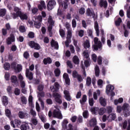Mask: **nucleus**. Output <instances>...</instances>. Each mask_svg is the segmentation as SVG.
<instances>
[{
  "mask_svg": "<svg viewBox=\"0 0 130 130\" xmlns=\"http://www.w3.org/2000/svg\"><path fill=\"white\" fill-rule=\"evenodd\" d=\"M14 11L16 13H13V19H17L18 17H19L21 20H27L28 19V16L27 14L24 13L22 12V10L21 9L16 7L14 8Z\"/></svg>",
  "mask_w": 130,
  "mask_h": 130,
  "instance_id": "1",
  "label": "nucleus"
},
{
  "mask_svg": "<svg viewBox=\"0 0 130 130\" xmlns=\"http://www.w3.org/2000/svg\"><path fill=\"white\" fill-rule=\"evenodd\" d=\"M93 41L94 44L92 45V48L94 51H97L99 49H102V43L99 41L98 38H94Z\"/></svg>",
  "mask_w": 130,
  "mask_h": 130,
  "instance_id": "2",
  "label": "nucleus"
},
{
  "mask_svg": "<svg viewBox=\"0 0 130 130\" xmlns=\"http://www.w3.org/2000/svg\"><path fill=\"white\" fill-rule=\"evenodd\" d=\"M91 111L94 114H96L98 112L100 115H103L106 112V109L105 108H101L99 109V107H92L91 108Z\"/></svg>",
  "mask_w": 130,
  "mask_h": 130,
  "instance_id": "3",
  "label": "nucleus"
},
{
  "mask_svg": "<svg viewBox=\"0 0 130 130\" xmlns=\"http://www.w3.org/2000/svg\"><path fill=\"white\" fill-rule=\"evenodd\" d=\"M114 90V86L112 85L109 84L106 86V93L108 95L110 94L111 97L115 96V92L113 91Z\"/></svg>",
  "mask_w": 130,
  "mask_h": 130,
  "instance_id": "4",
  "label": "nucleus"
},
{
  "mask_svg": "<svg viewBox=\"0 0 130 130\" xmlns=\"http://www.w3.org/2000/svg\"><path fill=\"white\" fill-rule=\"evenodd\" d=\"M52 96L55 99V102L58 104H61L62 103V101L61 100V95L59 94V93L57 92H54L52 94Z\"/></svg>",
  "mask_w": 130,
  "mask_h": 130,
  "instance_id": "5",
  "label": "nucleus"
},
{
  "mask_svg": "<svg viewBox=\"0 0 130 130\" xmlns=\"http://www.w3.org/2000/svg\"><path fill=\"white\" fill-rule=\"evenodd\" d=\"M28 45L31 47V48H34L36 50H39L41 47H40V45L39 44L35 42L34 41H30L28 43Z\"/></svg>",
  "mask_w": 130,
  "mask_h": 130,
  "instance_id": "6",
  "label": "nucleus"
},
{
  "mask_svg": "<svg viewBox=\"0 0 130 130\" xmlns=\"http://www.w3.org/2000/svg\"><path fill=\"white\" fill-rule=\"evenodd\" d=\"M48 22L49 24L48 27V30L49 32V33H51L52 31V27L54 26V21H53V19H52V16H49L48 19Z\"/></svg>",
  "mask_w": 130,
  "mask_h": 130,
  "instance_id": "7",
  "label": "nucleus"
},
{
  "mask_svg": "<svg viewBox=\"0 0 130 130\" xmlns=\"http://www.w3.org/2000/svg\"><path fill=\"white\" fill-rule=\"evenodd\" d=\"M86 16L92 17L94 21L95 20H97V15L95 14V12L93 10H91L90 8H88L86 10Z\"/></svg>",
  "mask_w": 130,
  "mask_h": 130,
  "instance_id": "8",
  "label": "nucleus"
},
{
  "mask_svg": "<svg viewBox=\"0 0 130 130\" xmlns=\"http://www.w3.org/2000/svg\"><path fill=\"white\" fill-rule=\"evenodd\" d=\"M10 124L11 126L14 127V128H15L16 126V127H20L21 125L22 124V121L20 120L15 119L14 121H11Z\"/></svg>",
  "mask_w": 130,
  "mask_h": 130,
  "instance_id": "9",
  "label": "nucleus"
},
{
  "mask_svg": "<svg viewBox=\"0 0 130 130\" xmlns=\"http://www.w3.org/2000/svg\"><path fill=\"white\" fill-rule=\"evenodd\" d=\"M72 76L74 79H77L78 82L81 83L83 82V78L82 76L78 73V72L76 70H74L72 72Z\"/></svg>",
  "mask_w": 130,
  "mask_h": 130,
  "instance_id": "10",
  "label": "nucleus"
},
{
  "mask_svg": "<svg viewBox=\"0 0 130 130\" xmlns=\"http://www.w3.org/2000/svg\"><path fill=\"white\" fill-rule=\"evenodd\" d=\"M53 117H56V118H58L59 119H62V115H61V112L59 110V109H55L53 111Z\"/></svg>",
  "mask_w": 130,
  "mask_h": 130,
  "instance_id": "11",
  "label": "nucleus"
},
{
  "mask_svg": "<svg viewBox=\"0 0 130 130\" xmlns=\"http://www.w3.org/2000/svg\"><path fill=\"white\" fill-rule=\"evenodd\" d=\"M56 5V2L54 0H50L49 1L47 4V7L48 11H51L53 8H54V6Z\"/></svg>",
  "mask_w": 130,
  "mask_h": 130,
  "instance_id": "12",
  "label": "nucleus"
},
{
  "mask_svg": "<svg viewBox=\"0 0 130 130\" xmlns=\"http://www.w3.org/2000/svg\"><path fill=\"white\" fill-rule=\"evenodd\" d=\"M15 35L13 34H10V37L6 40L7 44L10 45L12 44V42H15Z\"/></svg>",
  "mask_w": 130,
  "mask_h": 130,
  "instance_id": "13",
  "label": "nucleus"
},
{
  "mask_svg": "<svg viewBox=\"0 0 130 130\" xmlns=\"http://www.w3.org/2000/svg\"><path fill=\"white\" fill-rule=\"evenodd\" d=\"M25 76L29 81H32V80H33V73L31 72H30V70L29 69H27L26 70Z\"/></svg>",
  "mask_w": 130,
  "mask_h": 130,
  "instance_id": "14",
  "label": "nucleus"
},
{
  "mask_svg": "<svg viewBox=\"0 0 130 130\" xmlns=\"http://www.w3.org/2000/svg\"><path fill=\"white\" fill-rule=\"evenodd\" d=\"M100 6L101 8H104V9H106L108 6V3H107V1L105 0H101L100 2Z\"/></svg>",
  "mask_w": 130,
  "mask_h": 130,
  "instance_id": "15",
  "label": "nucleus"
},
{
  "mask_svg": "<svg viewBox=\"0 0 130 130\" xmlns=\"http://www.w3.org/2000/svg\"><path fill=\"white\" fill-rule=\"evenodd\" d=\"M29 128V124L25 122H23L21 123V125H20V129L21 130H27Z\"/></svg>",
  "mask_w": 130,
  "mask_h": 130,
  "instance_id": "16",
  "label": "nucleus"
},
{
  "mask_svg": "<svg viewBox=\"0 0 130 130\" xmlns=\"http://www.w3.org/2000/svg\"><path fill=\"white\" fill-rule=\"evenodd\" d=\"M58 3H59V5L60 6V7H62V8H63L64 6V10H67V9H68V7H69V5L68 4V2L65 1V2H59V1H58Z\"/></svg>",
  "mask_w": 130,
  "mask_h": 130,
  "instance_id": "17",
  "label": "nucleus"
},
{
  "mask_svg": "<svg viewBox=\"0 0 130 130\" xmlns=\"http://www.w3.org/2000/svg\"><path fill=\"white\" fill-rule=\"evenodd\" d=\"M63 93L65 95L66 99L67 101H71L72 99L71 98V95H70V92L69 90H64L63 91Z\"/></svg>",
  "mask_w": 130,
  "mask_h": 130,
  "instance_id": "18",
  "label": "nucleus"
},
{
  "mask_svg": "<svg viewBox=\"0 0 130 130\" xmlns=\"http://www.w3.org/2000/svg\"><path fill=\"white\" fill-rule=\"evenodd\" d=\"M115 118H116V115L114 113H112L107 117V120L108 121H112V120H115Z\"/></svg>",
  "mask_w": 130,
  "mask_h": 130,
  "instance_id": "19",
  "label": "nucleus"
},
{
  "mask_svg": "<svg viewBox=\"0 0 130 130\" xmlns=\"http://www.w3.org/2000/svg\"><path fill=\"white\" fill-rule=\"evenodd\" d=\"M100 103L102 106L105 107L106 106V99H104L103 96L100 98Z\"/></svg>",
  "mask_w": 130,
  "mask_h": 130,
  "instance_id": "20",
  "label": "nucleus"
},
{
  "mask_svg": "<svg viewBox=\"0 0 130 130\" xmlns=\"http://www.w3.org/2000/svg\"><path fill=\"white\" fill-rule=\"evenodd\" d=\"M11 81L14 85H18V78H17V76L15 75L11 76Z\"/></svg>",
  "mask_w": 130,
  "mask_h": 130,
  "instance_id": "21",
  "label": "nucleus"
},
{
  "mask_svg": "<svg viewBox=\"0 0 130 130\" xmlns=\"http://www.w3.org/2000/svg\"><path fill=\"white\" fill-rule=\"evenodd\" d=\"M94 29L96 31V36H99V34L100 33V31H99V25L96 21L94 22Z\"/></svg>",
  "mask_w": 130,
  "mask_h": 130,
  "instance_id": "22",
  "label": "nucleus"
},
{
  "mask_svg": "<svg viewBox=\"0 0 130 130\" xmlns=\"http://www.w3.org/2000/svg\"><path fill=\"white\" fill-rule=\"evenodd\" d=\"M51 47H55L56 49H58V43L55 42L54 39H52L51 41Z\"/></svg>",
  "mask_w": 130,
  "mask_h": 130,
  "instance_id": "23",
  "label": "nucleus"
},
{
  "mask_svg": "<svg viewBox=\"0 0 130 130\" xmlns=\"http://www.w3.org/2000/svg\"><path fill=\"white\" fill-rule=\"evenodd\" d=\"M2 102L5 106H7L9 104V99L7 96H3L2 99Z\"/></svg>",
  "mask_w": 130,
  "mask_h": 130,
  "instance_id": "24",
  "label": "nucleus"
},
{
  "mask_svg": "<svg viewBox=\"0 0 130 130\" xmlns=\"http://www.w3.org/2000/svg\"><path fill=\"white\" fill-rule=\"evenodd\" d=\"M90 125L91 126H95L97 124V120L96 118H92L89 121Z\"/></svg>",
  "mask_w": 130,
  "mask_h": 130,
  "instance_id": "25",
  "label": "nucleus"
},
{
  "mask_svg": "<svg viewBox=\"0 0 130 130\" xmlns=\"http://www.w3.org/2000/svg\"><path fill=\"white\" fill-rule=\"evenodd\" d=\"M43 62L44 64H50V63H52V60H51V58L50 57H47L44 59Z\"/></svg>",
  "mask_w": 130,
  "mask_h": 130,
  "instance_id": "26",
  "label": "nucleus"
},
{
  "mask_svg": "<svg viewBox=\"0 0 130 130\" xmlns=\"http://www.w3.org/2000/svg\"><path fill=\"white\" fill-rule=\"evenodd\" d=\"M73 60L75 64H79V63H80V59H79V57H78L77 55H75L73 57Z\"/></svg>",
  "mask_w": 130,
  "mask_h": 130,
  "instance_id": "27",
  "label": "nucleus"
},
{
  "mask_svg": "<svg viewBox=\"0 0 130 130\" xmlns=\"http://www.w3.org/2000/svg\"><path fill=\"white\" fill-rule=\"evenodd\" d=\"M95 75L96 77H99L100 75V69L99 66H96L95 67Z\"/></svg>",
  "mask_w": 130,
  "mask_h": 130,
  "instance_id": "28",
  "label": "nucleus"
},
{
  "mask_svg": "<svg viewBox=\"0 0 130 130\" xmlns=\"http://www.w3.org/2000/svg\"><path fill=\"white\" fill-rule=\"evenodd\" d=\"M4 68L5 71H9L11 69V64L9 62H5L4 65Z\"/></svg>",
  "mask_w": 130,
  "mask_h": 130,
  "instance_id": "29",
  "label": "nucleus"
},
{
  "mask_svg": "<svg viewBox=\"0 0 130 130\" xmlns=\"http://www.w3.org/2000/svg\"><path fill=\"white\" fill-rule=\"evenodd\" d=\"M6 14H7V10L6 9L0 10V17H5Z\"/></svg>",
  "mask_w": 130,
  "mask_h": 130,
  "instance_id": "30",
  "label": "nucleus"
},
{
  "mask_svg": "<svg viewBox=\"0 0 130 130\" xmlns=\"http://www.w3.org/2000/svg\"><path fill=\"white\" fill-rule=\"evenodd\" d=\"M10 68L14 71H17V62H13L11 63Z\"/></svg>",
  "mask_w": 130,
  "mask_h": 130,
  "instance_id": "31",
  "label": "nucleus"
},
{
  "mask_svg": "<svg viewBox=\"0 0 130 130\" xmlns=\"http://www.w3.org/2000/svg\"><path fill=\"white\" fill-rule=\"evenodd\" d=\"M84 47L85 49H87V48H90V41H89L88 40H86L84 43Z\"/></svg>",
  "mask_w": 130,
  "mask_h": 130,
  "instance_id": "32",
  "label": "nucleus"
},
{
  "mask_svg": "<svg viewBox=\"0 0 130 130\" xmlns=\"http://www.w3.org/2000/svg\"><path fill=\"white\" fill-rule=\"evenodd\" d=\"M87 102V95L86 94H84L82 96V100H80V103L81 104H84L85 102Z\"/></svg>",
  "mask_w": 130,
  "mask_h": 130,
  "instance_id": "33",
  "label": "nucleus"
},
{
  "mask_svg": "<svg viewBox=\"0 0 130 130\" xmlns=\"http://www.w3.org/2000/svg\"><path fill=\"white\" fill-rule=\"evenodd\" d=\"M92 83V79L90 78V77H87L86 79V86L88 87H90L91 84Z\"/></svg>",
  "mask_w": 130,
  "mask_h": 130,
  "instance_id": "34",
  "label": "nucleus"
},
{
  "mask_svg": "<svg viewBox=\"0 0 130 130\" xmlns=\"http://www.w3.org/2000/svg\"><path fill=\"white\" fill-rule=\"evenodd\" d=\"M54 73L55 74V77H59V76H60V70L58 68H56L54 70Z\"/></svg>",
  "mask_w": 130,
  "mask_h": 130,
  "instance_id": "35",
  "label": "nucleus"
},
{
  "mask_svg": "<svg viewBox=\"0 0 130 130\" xmlns=\"http://www.w3.org/2000/svg\"><path fill=\"white\" fill-rule=\"evenodd\" d=\"M69 123V121H68L67 119H65L63 120L62 124V126L63 127V128H67L68 126L67 124Z\"/></svg>",
  "mask_w": 130,
  "mask_h": 130,
  "instance_id": "36",
  "label": "nucleus"
},
{
  "mask_svg": "<svg viewBox=\"0 0 130 130\" xmlns=\"http://www.w3.org/2000/svg\"><path fill=\"white\" fill-rule=\"evenodd\" d=\"M55 87H56V88H52L53 92H55V93H56L57 92V89H58V87H59V84H58V82H55L54 83Z\"/></svg>",
  "mask_w": 130,
  "mask_h": 130,
  "instance_id": "37",
  "label": "nucleus"
},
{
  "mask_svg": "<svg viewBox=\"0 0 130 130\" xmlns=\"http://www.w3.org/2000/svg\"><path fill=\"white\" fill-rule=\"evenodd\" d=\"M18 116L19 118H24L25 116H26V113H24L23 112L20 111L18 113Z\"/></svg>",
  "mask_w": 130,
  "mask_h": 130,
  "instance_id": "38",
  "label": "nucleus"
},
{
  "mask_svg": "<svg viewBox=\"0 0 130 130\" xmlns=\"http://www.w3.org/2000/svg\"><path fill=\"white\" fill-rule=\"evenodd\" d=\"M34 26L35 27H36L37 29H39L40 27H41V23L39 21H35L34 23Z\"/></svg>",
  "mask_w": 130,
  "mask_h": 130,
  "instance_id": "39",
  "label": "nucleus"
},
{
  "mask_svg": "<svg viewBox=\"0 0 130 130\" xmlns=\"http://www.w3.org/2000/svg\"><path fill=\"white\" fill-rule=\"evenodd\" d=\"M21 93V90L18 88H16L14 90V94L16 96H19Z\"/></svg>",
  "mask_w": 130,
  "mask_h": 130,
  "instance_id": "40",
  "label": "nucleus"
},
{
  "mask_svg": "<svg viewBox=\"0 0 130 130\" xmlns=\"http://www.w3.org/2000/svg\"><path fill=\"white\" fill-rule=\"evenodd\" d=\"M123 28L124 30V37H128V33H129L128 30H127V29H126V28H125V26L124 25L123 26Z\"/></svg>",
  "mask_w": 130,
  "mask_h": 130,
  "instance_id": "41",
  "label": "nucleus"
},
{
  "mask_svg": "<svg viewBox=\"0 0 130 130\" xmlns=\"http://www.w3.org/2000/svg\"><path fill=\"white\" fill-rule=\"evenodd\" d=\"M21 71H22V65L21 64H18L16 66V71L15 72L20 73Z\"/></svg>",
  "mask_w": 130,
  "mask_h": 130,
  "instance_id": "42",
  "label": "nucleus"
},
{
  "mask_svg": "<svg viewBox=\"0 0 130 130\" xmlns=\"http://www.w3.org/2000/svg\"><path fill=\"white\" fill-rule=\"evenodd\" d=\"M122 22L120 17L118 18L117 20L115 22L116 26H120V24Z\"/></svg>",
  "mask_w": 130,
  "mask_h": 130,
  "instance_id": "43",
  "label": "nucleus"
},
{
  "mask_svg": "<svg viewBox=\"0 0 130 130\" xmlns=\"http://www.w3.org/2000/svg\"><path fill=\"white\" fill-rule=\"evenodd\" d=\"M20 100L22 103V104H27V99H26V97L24 96L21 97Z\"/></svg>",
  "mask_w": 130,
  "mask_h": 130,
  "instance_id": "44",
  "label": "nucleus"
},
{
  "mask_svg": "<svg viewBox=\"0 0 130 130\" xmlns=\"http://www.w3.org/2000/svg\"><path fill=\"white\" fill-rule=\"evenodd\" d=\"M30 56V54H29V52L28 51H25L23 53V57L25 59H28Z\"/></svg>",
  "mask_w": 130,
  "mask_h": 130,
  "instance_id": "45",
  "label": "nucleus"
},
{
  "mask_svg": "<svg viewBox=\"0 0 130 130\" xmlns=\"http://www.w3.org/2000/svg\"><path fill=\"white\" fill-rule=\"evenodd\" d=\"M5 113H6V116H7L8 117H10L11 116V111L9 109H7L5 110Z\"/></svg>",
  "mask_w": 130,
  "mask_h": 130,
  "instance_id": "46",
  "label": "nucleus"
},
{
  "mask_svg": "<svg viewBox=\"0 0 130 130\" xmlns=\"http://www.w3.org/2000/svg\"><path fill=\"white\" fill-rule=\"evenodd\" d=\"M94 103H95V101H94V100L93 98H90L89 99V104L90 106H94Z\"/></svg>",
  "mask_w": 130,
  "mask_h": 130,
  "instance_id": "47",
  "label": "nucleus"
},
{
  "mask_svg": "<svg viewBox=\"0 0 130 130\" xmlns=\"http://www.w3.org/2000/svg\"><path fill=\"white\" fill-rule=\"evenodd\" d=\"M91 59L94 62H96L97 61V55L95 54H92L91 55Z\"/></svg>",
  "mask_w": 130,
  "mask_h": 130,
  "instance_id": "48",
  "label": "nucleus"
},
{
  "mask_svg": "<svg viewBox=\"0 0 130 130\" xmlns=\"http://www.w3.org/2000/svg\"><path fill=\"white\" fill-rule=\"evenodd\" d=\"M19 31H20L22 33L26 32V28H25V26L24 25H20L19 27Z\"/></svg>",
  "mask_w": 130,
  "mask_h": 130,
  "instance_id": "49",
  "label": "nucleus"
},
{
  "mask_svg": "<svg viewBox=\"0 0 130 130\" xmlns=\"http://www.w3.org/2000/svg\"><path fill=\"white\" fill-rule=\"evenodd\" d=\"M98 63L99 66L102 64V57L101 56H99L98 57Z\"/></svg>",
  "mask_w": 130,
  "mask_h": 130,
  "instance_id": "50",
  "label": "nucleus"
},
{
  "mask_svg": "<svg viewBox=\"0 0 130 130\" xmlns=\"http://www.w3.org/2000/svg\"><path fill=\"white\" fill-rule=\"evenodd\" d=\"M83 116L84 118H88L89 117V113L88 111H85L83 113Z\"/></svg>",
  "mask_w": 130,
  "mask_h": 130,
  "instance_id": "51",
  "label": "nucleus"
},
{
  "mask_svg": "<svg viewBox=\"0 0 130 130\" xmlns=\"http://www.w3.org/2000/svg\"><path fill=\"white\" fill-rule=\"evenodd\" d=\"M85 12H86V10L83 7L81 8L80 10L79 11V13L80 15H84L85 14Z\"/></svg>",
  "mask_w": 130,
  "mask_h": 130,
  "instance_id": "52",
  "label": "nucleus"
},
{
  "mask_svg": "<svg viewBox=\"0 0 130 130\" xmlns=\"http://www.w3.org/2000/svg\"><path fill=\"white\" fill-rule=\"evenodd\" d=\"M128 106H129L128 104H126V103L124 104L123 106L122 107V110H123L124 111L125 110H126L127 108H128Z\"/></svg>",
  "mask_w": 130,
  "mask_h": 130,
  "instance_id": "53",
  "label": "nucleus"
},
{
  "mask_svg": "<svg viewBox=\"0 0 130 130\" xmlns=\"http://www.w3.org/2000/svg\"><path fill=\"white\" fill-rule=\"evenodd\" d=\"M28 36L29 38H34L35 37V34L32 31H30L28 34Z\"/></svg>",
  "mask_w": 130,
  "mask_h": 130,
  "instance_id": "54",
  "label": "nucleus"
},
{
  "mask_svg": "<svg viewBox=\"0 0 130 130\" xmlns=\"http://www.w3.org/2000/svg\"><path fill=\"white\" fill-rule=\"evenodd\" d=\"M59 34L61 36V37L63 38L64 37V35H66L65 32H64V30H63V29H61L59 30Z\"/></svg>",
  "mask_w": 130,
  "mask_h": 130,
  "instance_id": "55",
  "label": "nucleus"
},
{
  "mask_svg": "<svg viewBox=\"0 0 130 130\" xmlns=\"http://www.w3.org/2000/svg\"><path fill=\"white\" fill-rule=\"evenodd\" d=\"M31 122L34 125H37L38 121L37 120V119L33 118L31 119Z\"/></svg>",
  "mask_w": 130,
  "mask_h": 130,
  "instance_id": "56",
  "label": "nucleus"
},
{
  "mask_svg": "<svg viewBox=\"0 0 130 130\" xmlns=\"http://www.w3.org/2000/svg\"><path fill=\"white\" fill-rule=\"evenodd\" d=\"M72 24L73 28H76V27H77V21H76V19H73L72 20Z\"/></svg>",
  "mask_w": 130,
  "mask_h": 130,
  "instance_id": "57",
  "label": "nucleus"
},
{
  "mask_svg": "<svg viewBox=\"0 0 130 130\" xmlns=\"http://www.w3.org/2000/svg\"><path fill=\"white\" fill-rule=\"evenodd\" d=\"M43 41L44 43H46V44L49 43V38H48V37H45L44 38Z\"/></svg>",
  "mask_w": 130,
  "mask_h": 130,
  "instance_id": "58",
  "label": "nucleus"
},
{
  "mask_svg": "<svg viewBox=\"0 0 130 130\" xmlns=\"http://www.w3.org/2000/svg\"><path fill=\"white\" fill-rule=\"evenodd\" d=\"M67 64L70 69H73V64H72V62L70 60H68L67 61Z\"/></svg>",
  "mask_w": 130,
  "mask_h": 130,
  "instance_id": "59",
  "label": "nucleus"
},
{
  "mask_svg": "<svg viewBox=\"0 0 130 130\" xmlns=\"http://www.w3.org/2000/svg\"><path fill=\"white\" fill-rule=\"evenodd\" d=\"M31 12L33 15H35L38 12V9L37 8H34L31 10Z\"/></svg>",
  "mask_w": 130,
  "mask_h": 130,
  "instance_id": "60",
  "label": "nucleus"
},
{
  "mask_svg": "<svg viewBox=\"0 0 130 130\" xmlns=\"http://www.w3.org/2000/svg\"><path fill=\"white\" fill-rule=\"evenodd\" d=\"M84 65L86 68H88V67H90V61L88 60H85L84 61Z\"/></svg>",
  "mask_w": 130,
  "mask_h": 130,
  "instance_id": "61",
  "label": "nucleus"
},
{
  "mask_svg": "<svg viewBox=\"0 0 130 130\" xmlns=\"http://www.w3.org/2000/svg\"><path fill=\"white\" fill-rule=\"evenodd\" d=\"M83 54L85 58H89V53H88V51H84L83 52Z\"/></svg>",
  "mask_w": 130,
  "mask_h": 130,
  "instance_id": "62",
  "label": "nucleus"
},
{
  "mask_svg": "<svg viewBox=\"0 0 130 130\" xmlns=\"http://www.w3.org/2000/svg\"><path fill=\"white\" fill-rule=\"evenodd\" d=\"M122 110V108L120 106H117V112H118V113H120Z\"/></svg>",
  "mask_w": 130,
  "mask_h": 130,
  "instance_id": "63",
  "label": "nucleus"
},
{
  "mask_svg": "<svg viewBox=\"0 0 130 130\" xmlns=\"http://www.w3.org/2000/svg\"><path fill=\"white\" fill-rule=\"evenodd\" d=\"M126 16L128 19H130V6H129V10L126 11Z\"/></svg>",
  "mask_w": 130,
  "mask_h": 130,
  "instance_id": "64",
  "label": "nucleus"
}]
</instances>
